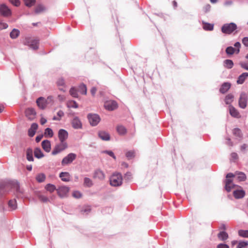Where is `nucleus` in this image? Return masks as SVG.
Here are the masks:
<instances>
[{
    "mask_svg": "<svg viewBox=\"0 0 248 248\" xmlns=\"http://www.w3.org/2000/svg\"><path fill=\"white\" fill-rule=\"evenodd\" d=\"M60 177L64 182H68L70 180V174L67 172H62L60 174Z\"/></svg>",
    "mask_w": 248,
    "mask_h": 248,
    "instance_id": "bb28decb",
    "label": "nucleus"
},
{
    "mask_svg": "<svg viewBox=\"0 0 248 248\" xmlns=\"http://www.w3.org/2000/svg\"><path fill=\"white\" fill-rule=\"evenodd\" d=\"M68 148V144L66 142L60 141V143L56 144L52 151V155H56L65 150Z\"/></svg>",
    "mask_w": 248,
    "mask_h": 248,
    "instance_id": "7ed1b4c3",
    "label": "nucleus"
},
{
    "mask_svg": "<svg viewBox=\"0 0 248 248\" xmlns=\"http://www.w3.org/2000/svg\"><path fill=\"white\" fill-rule=\"evenodd\" d=\"M12 187L16 189L17 191L19 190V185L17 183H14L11 184Z\"/></svg>",
    "mask_w": 248,
    "mask_h": 248,
    "instance_id": "052dcab7",
    "label": "nucleus"
},
{
    "mask_svg": "<svg viewBox=\"0 0 248 248\" xmlns=\"http://www.w3.org/2000/svg\"><path fill=\"white\" fill-rule=\"evenodd\" d=\"M234 46L237 48V49H235L236 50V53L238 54L239 53L240 51V47L241 46V44L239 42H237L234 44Z\"/></svg>",
    "mask_w": 248,
    "mask_h": 248,
    "instance_id": "4d7b16f0",
    "label": "nucleus"
},
{
    "mask_svg": "<svg viewBox=\"0 0 248 248\" xmlns=\"http://www.w3.org/2000/svg\"><path fill=\"white\" fill-rule=\"evenodd\" d=\"M9 1L16 6H18L20 5L19 0H9Z\"/></svg>",
    "mask_w": 248,
    "mask_h": 248,
    "instance_id": "bf43d9fd",
    "label": "nucleus"
},
{
    "mask_svg": "<svg viewBox=\"0 0 248 248\" xmlns=\"http://www.w3.org/2000/svg\"><path fill=\"white\" fill-rule=\"evenodd\" d=\"M45 136L46 137L51 138L53 136V132L50 128H46L45 130Z\"/></svg>",
    "mask_w": 248,
    "mask_h": 248,
    "instance_id": "f704fd0d",
    "label": "nucleus"
},
{
    "mask_svg": "<svg viewBox=\"0 0 248 248\" xmlns=\"http://www.w3.org/2000/svg\"><path fill=\"white\" fill-rule=\"evenodd\" d=\"M104 107L106 109L111 111L117 108L118 105L116 101L110 100L105 103Z\"/></svg>",
    "mask_w": 248,
    "mask_h": 248,
    "instance_id": "1a4fd4ad",
    "label": "nucleus"
},
{
    "mask_svg": "<svg viewBox=\"0 0 248 248\" xmlns=\"http://www.w3.org/2000/svg\"><path fill=\"white\" fill-rule=\"evenodd\" d=\"M91 210V209L90 206H85L83 207V209L81 210V213L83 214H88L90 212Z\"/></svg>",
    "mask_w": 248,
    "mask_h": 248,
    "instance_id": "49530a36",
    "label": "nucleus"
},
{
    "mask_svg": "<svg viewBox=\"0 0 248 248\" xmlns=\"http://www.w3.org/2000/svg\"><path fill=\"white\" fill-rule=\"evenodd\" d=\"M37 128L38 124L36 123H33L28 130L29 136L31 137H32L35 135Z\"/></svg>",
    "mask_w": 248,
    "mask_h": 248,
    "instance_id": "a211bd4d",
    "label": "nucleus"
},
{
    "mask_svg": "<svg viewBox=\"0 0 248 248\" xmlns=\"http://www.w3.org/2000/svg\"><path fill=\"white\" fill-rule=\"evenodd\" d=\"M98 136L100 139L104 140H108L110 139V136L108 133L105 131H100L98 132Z\"/></svg>",
    "mask_w": 248,
    "mask_h": 248,
    "instance_id": "5701e85b",
    "label": "nucleus"
},
{
    "mask_svg": "<svg viewBox=\"0 0 248 248\" xmlns=\"http://www.w3.org/2000/svg\"><path fill=\"white\" fill-rule=\"evenodd\" d=\"M239 65L243 69H244L246 70H248V62H241L239 63Z\"/></svg>",
    "mask_w": 248,
    "mask_h": 248,
    "instance_id": "3c124183",
    "label": "nucleus"
},
{
    "mask_svg": "<svg viewBox=\"0 0 248 248\" xmlns=\"http://www.w3.org/2000/svg\"><path fill=\"white\" fill-rule=\"evenodd\" d=\"M230 114L231 116L234 117L238 118L240 117V114L237 109L232 105L229 107Z\"/></svg>",
    "mask_w": 248,
    "mask_h": 248,
    "instance_id": "412c9836",
    "label": "nucleus"
},
{
    "mask_svg": "<svg viewBox=\"0 0 248 248\" xmlns=\"http://www.w3.org/2000/svg\"><path fill=\"white\" fill-rule=\"evenodd\" d=\"M24 1L27 6L31 7L34 4L35 0H24Z\"/></svg>",
    "mask_w": 248,
    "mask_h": 248,
    "instance_id": "8fccbe9b",
    "label": "nucleus"
},
{
    "mask_svg": "<svg viewBox=\"0 0 248 248\" xmlns=\"http://www.w3.org/2000/svg\"><path fill=\"white\" fill-rule=\"evenodd\" d=\"M73 197L76 198H79L81 197L82 194L81 193L78 191H75L73 192Z\"/></svg>",
    "mask_w": 248,
    "mask_h": 248,
    "instance_id": "864d4df0",
    "label": "nucleus"
},
{
    "mask_svg": "<svg viewBox=\"0 0 248 248\" xmlns=\"http://www.w3.org/2000/svg\"><path fill=\"white\" fill-rule=\"evenodd\" d=\"M226 52L228 55H232L236 52L235 49L232 46L227 47L226 49Z\"/></svg>",
    "mask_w": 248,
    "mask_h": 248,
    "instance_id": "c03bdc74",
    "label": "nucleus"
},
{
    "mask_svg": "<svg viewBox=\"0 0 248 248\" xmlns=\"http://www.w3.org/2000/svg\"><path fill=\"white\" fill-rule=\"evenodd\" d=\"M34 156L38 158H42L44 156V154L39 148L35 149L34 151Z\"/></svg>",
    "mask_w": 248,
    "mask_h": 248,
    "instance_id": "c85d7f7f",
    "label": "nucleus"
},
{
    "mask_svg": "<svg viewBox=\"0 0 248 248\" xmlns=\"http://www.w3.org/2000/svg\"><path fill=\"white\" fill-rule=\"evenodd\" d=\"M58 98L60 101H63L65 100L66 97L64 95H59Z\"/></svg>",
    "mask_w": 248,
    "mask_h": 248,
    "instance_id": "774afa93",
    "label": "nucleus"
},
{
    "mask_svg": "<svg viewBox=\"0 0 248 248\" xmlns=\"http://www.w3.org/2000/svg\"><path fill=\"white\" fill-rule=\"evenodd\" d=\"M242 43L246 46H248V37H245L243 38Z\"/></svg>",
    "mask_w": 248,
    "mask_h": 248,
    "instance_id": "e2e57ef3",
    "label": "nucleus"
},
{
    "mask_svg": "<svg viewBox=\"0 0 248 248\" xmlns=\"http://www.w3.org/2000/svg\"><path fill=\"white\" fill-rule=\"evenodd\" d=\"M67 106L68 108H78V104L77 103L73 100L68 101L67 103Z\"/></svg>",
    "mask_w": 248,
    "mask_h": 248,
    "instance_id": "72a5a7b5",
    "label": "nucleus"
},
{
    "mask_svg": "<svg viewBox=\"0 0 248 248\" xmlns=\"http://www.w3.org/2000/svg\"><path fill=\"white\" fill-rule=\"evenodd\" d=\"M57 85L59 87V89L62 92H65V90L64 89L65 87V84L64 82V80L62 78H60L58 79L57 81Z\"/></svg>",
    "mask_w": 248,
    "mask_h": 248,
    "instance_id": "6ab92c4d",
    "label": "nucleus"
},
{
    "mask_svg": "<svg viewBox=\"0 0 248 248\" xmlns=\"http://www.w3.org/2000/svg\"><path fill=\"white\" fill-rule=\"evenodd\" d=\"M231 156V159L233 161H235V160L237 159L238 157L237 154L235 153H232Z\"/></svg>",
    "mask_w": 248,
    "mask_h": 248,
    "instance_id": "680f3d73",
    "label": "nucleus"
},
{
    "mask_svg": "<svg viewBox=\"0 0 248 248\" xmlns=\"http://www.w3.org/2000/svg\"><path fill=\"white\" fill-rule=\"evenodd\" d=\"M217 247V248H229V246L228 245L222 243L219 244Z\"/></svg>",
    "mask_w": 248,
    "mask_h": 248,
    "instance_id": "0e129e2a",
    "label": "nucleus"
},
{
    "mask_svg": "<svg viewBox=\"0 0 248 248\" xmlns=\"http://www.w3.org/2000/svg\"><path fill=\"white\" fill-rule=\"evenodd\" d=\"M248 97L245 93H242L239 98V106L242 108H245L247 105Z\"/></svg>",
    "mask_w": 248,
    "mask_h": 248,
    "instance_id": "6e6552de",
    "label": "nucleus"
},
{
    "mask_svg": "<svg viewBox=\"0 0 248 248\" xmlns=\"http://www.w3.org/2000/svg\"><path fill=\"white\" fill-rule=\"evenodd\" d=\"M69 191V187L66 186H61L57 190L58 195L61 197L66 196Z\"/></svg>",
    "mask_w": 248,
    "mask_h": 248,
    "instance_id": "4468645a",
    "label": "nucleus"
},
{
    "mask_svg": "<svg viewBox=\"0 0 248 248\" xmlns=\"http://www.w3.org/2000/svg\"><path fill=\"white\" fill-rule=\"evenodd\" d=\"M77 157V155L74 153H70L64 157L62 161V165L64 166L71 164Z\"/></svg>",
    "mask_w": 248,
    "mask_h": 248,
    "instance_id": "39448f33",
    "label": "nucleus"
},
{
    "mask_svg": "<svg viewBox=\"0 0 248 248\" xmlns=\"http://www.w3.org/2000/svg\"><path fill=\"white\" fill-rule=\"evenodd\" d=\"M238 234L242 237L248 238V230H240L238 231Z\"/></svg>",
    "mask_w": 248,
    "mask_h": 248,
    "instance_id": "ea45409f",
    "label": "nucleus"
},
{
    "mask_svg": "<svg viewBox=\"0 0 248 248\" xmlns=\"http://www.w3.org/2000/svg\"><path fill=\"white\" fill-rule=\"evenodd\" d=\"M72 126L75 129L81 128L82 127V124L78 117L74 118L72 121Z\"/></svg>",
    "mask_w": 248,
    "mask_h": 248,
    "instance_id": "f3484780",
    "label": "nucleus"
},
{
    "mask_svg": "<svg viewBox=\"0 0 248 248\" xmlns=\"http://www.w3.org/2000/svg\"><path fill=\"white\" fill-rule=\"evenodd\" d=\"M19 31L18 30L14 29L10 33V37L13 39H15L18 36Z\"/></svg>",
    "mask_w": 248,
    "mask_h": 248,
    "instance_id": "58836bf2",
    "label": "nucleus"
},
{
    "mask_svg": "<svg viewBox=\"0 0 248 248\" xmlns=\"http://www.w3.org/2000/svg\"><path fill=\"white\" fill-rule=\"evenodd\" d=\"M93 177L100 180H103L105 178V175L103 171L100 170H97L94 171Z\"/></svg>",
    "mask_w": 248,
    "mask_h": 248,
    "instance_id": "2eb2a0df",
    "label": "nucleus"
},
{
    "mask_svg": "<svg viewBox=\"0 0 248 248\" xmlns=\"http://www.w3.org/2000/svg\"><path fill=\"white\" fill-rule=\"evenodd\" d=\"M25 114L28 119L32 120L35 117L36 112L32 108H28L25 111Z\"/></svg>",
    "mask_w": 248,
    "mask_h": 248,
    "instance_id": "ddd939ff",
    "label": "nucleus"
},
{
    "mask_svg": "<svg viewBox=\"0 0 248 248\" xmlns=\"http://www.w3.org/2000/svg\"><path fill=\"white\" fill-rule=\"evenodd\" d=\"M45 188L47 191L50 192H53L56 189L55 186L50 184L46 185Z\"/></svg>",
    "mask_w": 248,
    "mask_h": 248,
    "instance_id": "37998d69",
    "label": "nucleus"
},
{
    "mask_svg": "<svg viewBox=\"0 0 248 248\" xmlns=\"http://www.w3.org/2000/svg\"><path fill=\"white\" fill-rule=\"evenodd\" d=\"M24 44L29 46L32 49H37L38 48L39 40L36 39L27 37L25 39Z\"/></svg>",
    "mask_w": 248,
    "mask_h": 248,
    "instance_id": "20e7f679",
    "label": "nucleus"
},
{
    "mask_svg": "<svg viewBox=\"0 0 248 248\" xmlns=\"http://www.w3.org/2000/svg\"><path fill=\"white\" fill-rule=\"evenodd\" d=\"M233 133L234 135L237 137L241 136V131L239 129L235 128L233 130Z\"/></svg>",
    "mask_w": 248,
    "mask_h": 248,
    "instance_id": "5fc2aeb1",
    "label": "nucleus"
},
{
    "mask_svg": "<svg viewBox=\"0 0 248 248\" xmlns=\"http://www.w3.org/2000/svg\"><path fill=\"white\" fill-rule=\"evenodd\" d=\"M126 156L130 159L134 156V152L133 151H129L126 153Z\"/></svg>",
    "mask_w": 248,
    "mask_h": 248,
    "instance_id": "13d9d810",
    "label": "nucleus"
},
{
    "mask_svg": "<svg viewBox=\"0 0 248 248\" xmlns=\"http://www.w3.org/2000/svg\"><path fill=\"white\" fill-rule=\"evenodd\" d=\"M234 96L232 94H228L226 96L225 102L226 104L230 105L233 101Z\"/></svg>",
    "mask_w": 248,
    "mask_h": 248,
    "instance_id": "cd10ccee",
    "label": "nucleus"
},
{
    "mask_svg": "<svg viewBox=\"0 0 248 248\" xmlns=\"http://www.w3.org/2000/svg\"><path fill=\"white\" fill-rule=\"evenodd\" d=\"M234 176V175L232 173H229L226 175L227 179L226 180L225 188L228 192L230 191L232 188H234L236 186L232 184V180L228 179L229 178L233 177Z\"/></svg>",
    "mask_w": 248,
    "mask_h": 248,
    "instance_id": "423d86ee",
    "label": "nucleus"
},
{
    "mask_svg": "<svg viewBox=\"0 0 248 248\" xmlns=\"http://www.w3.org/2000/svg\"><path fill=\"white\" fill-rule=\"evenodd\" d=\"M237 25L233 22L224 24L221 27V31L223 33L230 34L238 32Z\"/></svg>",
    "mask_w": 248,
    "mask_h": 248,
    "instance_id": "f257e3e1",
    "label": "nucleus"
},
{
    "mask_svg": "<svg viewBox=\"0 0 248 248\" xmlns=\"http://www.w3.org/2000/svg\"><path fill=\"white\" fill-rule=\"evenodd\" d=\"M63 112L60 110L57 112L58 117L54 116L52 119L54 121H59L61 120V118L63 116Z\"/></svg>",
    "mask_w": 248,
    "mask_h": 248,
    "instance_id": "a19ab883",
    "label": "nucleus"
},
{
    "mask_svg": "<svg viewBox=\"0 0 248 248\" xmlns=\"http://www.w3.org/2000/svg\"><path fill=\"white\" fill-rule=\"evenodd\" d=\"M38 198L39 200L43 202H46L48 201V199L44 195H39Z\"/></svg>",
    "mask_w": 248,
    "mask_h": 248,
    "instance_id": "603ef678",
    "label": "nucleus"
},
{
    "mask_svg": "<svg viewBox=\"0 0 248 248\" xmlns=\"http://www.w3.org/2000/svg\"><path fill=\"white\" fill-rule=\"evenodd\" d=\"M233 196L236 199H241L245 195V192L242 189L236 190L233 192Z\"/></svg>",
    "mask_w": 248,
    "mask_h": 248,
    "instance_id": "aec40b11",
    "label": "nucleus"
},
{
    "mask_svg": "<svg viewBox=\"0 0 248 248\" xmlns=\"http://www.w3.org/2000/svg\"><path fill=\"white\" fill-rule=\"evenodd\" d=\"M203 29L207 31H212L213 30L214 26L212 24L206 23L203 26Z\"/></svg>",
    "mask_w": 248,
    "mask_h": 248,
    "instance_id": "de8ad7c7",
    "label": "nucleus"
},
{
    "mask_svg": "<svg viewBox=\"0 0 248 248\" xmlns=\"http://www.w3.org/2000/svg\"><path fill=\"white\" fill-rule=\"evenodd\" d=\"M231 87V84L228 82L224 83L219 89V91L222 93H226Z\"/></svg>",
    "mask_w": 248,
    "mask_h": 248,
    "instance_id": "4be33fe9",
    "label": "nucleus"
},
{
    "mask_svg": "<svg viewBox=\"0 0 248 248\" xmlns=\"http://www.w3.org/2000/svg\"><path fill=\"white\" fill-rule=\"evenodd\" d=\"M248 245V241H240L239 242L237 248H246Z\"/></svg>",
    "mask_w": 248,
    "mask_h": 248,
    "instance_id": "a18cd8bd",
    "label": "nucleus"
},
{
    "mask_svg": "<svg viewBox=\"0 0 248 248\" xmlns=\"http://www.w3.org/2000/svg\"><path fill=\"white\" fill-rule=\"evenodd\" d=\"M69 93L71 95H72L73 97L78 98V94L77 93V91L75 88L72 87L70 89L69 91Z\"/></svg>",
    "mask_w": 248,
    "mask_h": 248,
    "instance_id": "79ce46f5",
    "label": "nucleus"
},
{
    "mask_svg": "<svg viewBox=\"0 0 248 248\" xmlns=\"http://www.w3.org/2000/svg\"><path fill=\"white\" fill-rule=\"evenodd\" d=\"M122 175L119 173H114L110 178V184L113 186H118L122 185Z\"/></svg>",
    "mask_w": 248,
    "mask_h": 248,
    "instance_id": "f03ea898",
    "label": "nucleus"
},
{
    "mask_svg": "<svg viewBox=\"0 0 248 248\" xmlns=\"http://www.w3.org/2000/svg\"><path fill=\"white\" fill-rule=\"evenodd\" d=\"M0 13L4 16H8L11 14V10L5 4H1L0 6Z\"/></svg>",
    "mask_w": 248,
    "mask_h": 248,
    "instance_id": "9b49d317",
    "label": "nucleus"
},
{
    "mask_svg": "<svg viewBox=\"0 0 248 248\" xmlns=\"http://www.w3.org/2000/svg\"><path fill=\"white\" fill-rule=\"evenodd\" d=\"M43 149L46 152H49L51 150L50 142L48 140H44L41 143Z\"/></svg>",
    "mask_w": 248,
    "mask_h": 248,
    "instance_id": "dca6fc26",
    "label": "nucleus"
},
{
    "mask_svg": "<svg viewBox=\"0 0 248 248\" xmlns=\"http://www.w3.org/2000/svg\"><path fill=\"white\" fill-rule=\"evenodd\" d=\"M46 101L48 105L49 104H52L53 103V96H49L47 97V99H46Z\"/></svg>",
    "mask_w": 248,
    "mask_h": 248,
    "instance_id": "6e6d98bb",
    "label": "nucleus"
},
{
    "mask_svg": "<svg viewBox=\"0 0 248 248\" xmlns=\"http://www.w3.org/2000/svg\"><path fill=\"white\" fill-rule=\"evenodd\" d=\"M46 175L44 173H39L36 176V180L39 183H42L45 181Z\"/></svg>",
    "mask_w": 248,
    "mask_h": 248,
    "instance_id": "2f4dec72",
    "label": "nucleus"
},
{
    "mask_svg": "<svg viewBox=\"0 0 248 248\" xmlns=\"http://www.w3.org/2000/svg\"><path fill=\"white\" fill-rule=\"evenodd\" d=\"M8 205H9V207L12 210H15L16 209L17 204H16V200L15 199L10 200L8 202Z\"/></svg>",
    "mask_w": 248,
    "mask_h": 248,
    "instance_id": "7c9ffc66",
    "label": "nucleus"
},
{
    "mask_svg": "<svg viewBox=\"0 0 248 248\" xmlns=\"http://www.w3.org/2000/svg\"><path fill=\"white\" fill-rule=\"evenodd\" d=\"M116 130L118 134L120 135H124L127 133L126 128L122 125H119L116 127Z\"/></svg>",
    "mask_w": 248,
    "mask_h": 248,
    "instance_id": "a878e982",
    "label": "nucleus"
},
{
    "mask_svg": "<svg viewBox=\"0 0 248 248\" xmlns=\"http://www.w3.org/2000/svg\"><path fill=\"white\" fill-rule=\"evenodd\" d=\"M36 103L38 107L42 109H44L48 105L46 101V99L43 97H40L36 100Z\"/></svg>",
    "mask_w": 248,
    "mask_h": 248,
    "instance_id": "f8f14e48",
    "label": "nucleus"
},
{
    "mask_svg": "<svg viewBox=\"0 0 248 248\" xmlns=\"http://www.w3.org/2000/svg\"><path fill=\"white\" fill-rule=\"evenodd\" d=\"M93 183L92 180L89 178L85 177L84 179V186L87 187H91L93 186Z\"/></svg>",
    "mask_w": 248,
    "mask_h": 248,
    "instance_id": "c9c22d12",
    "label": "nucleus"
},
{
    "mask_svg": "<svg viewBox=\"0 0 248 248\" xmlns=\"http://www.w3.org/2000/svg\"><path fill=\"white\" fill-rule=\"evenodd\" d=\"M44 10L45 7L42 5H39L36 7L35 9V12L36 13H40Z\"/></svg>",
    "mask_w": 248,
    "mask_h": 248,
    "instance_id": "09e8293b",
    "label": "nucleus"
},
{
    "mask_svg": "<svg viewBox=\"0 0 248 248\" xmlns=\"http://www.w3.org/2000/svg\"><path fill=\"white\" fill-rule=\"evenodd\" d=\"M217 237L220 240L225 241L228 238L229 236L225 231H221L217 234Z\"/></svg>",
    "mask_w": 248,
    "mask_h": 248,
    "instance_id": "393cba45",
    "label": "nucleus"
},
{
    "mask_svg": "<svg viewBox=\"0 0 248 248\" xmlns=\"http://www.w3.org/2000/svg\"><path fill=\"white\" fill-rule=\"evenodd\" d=\"M68 133L64 129H61L58 131V138L60 141L66 142V140L68 138Z\"/></svg>",
    "mask_w": 248,
    "mask_h": 248,
    "instance_id": "9d476101",
    "label": "nucleus"
},
{
    "mask_svg": "<svg viewBox=\"0 0 248 248\" xmlns=\"http://www.w3.org/2000/svg\"><path fill=\"white\" fill-rule=\"evenodd\" d=\"M224 66L227 68L231 69L233 67V62L231 60H226L224 61Z\"/></svg>",
    "mask_w": 248,
    "mask_h": 248,
    "instance_id": "473e14b6",
    "label": "nucleus"
},
{
    "mask_svg": "<svg viewBox=\"0 0 248 248\" xmlns=\"http://www.w3.org/2000/svg\"><path fill=\"white\" fill-rule=\"evenodd\" d=\"M105 153L108 154L110 156H112L114 159H116V157L112 151H105Z\"/></svg>",
    "mask_w": 248,
    "mask_h": 248,
    "instance_id": "338daca9",
    "label": "nucleus"
},
{
    "mask_svg": "<svg viewBox=\"0 0 248 248\" xmlns=\"http://www.w3.org/2000/svg\"><path fill=\"white\" fill-rule=\"evenodd\" d=\"M210 8H211V6L209 4H206L203 8L204 12L206 13L209 12Z\"/></svg>",
    "mask_w": 248,
    "mask_h": 248,
    "instance_id": "69168bd1",
    "label": "nucleus"
},
{
    "mask_svg": "<svg viewBox=\"0 0 248 248\" xmlns=\"http://www.w3.org/2000/svg\"><path fill=\"white\" fill-rule=\"evenodd\" d=\"M78 91L79 92L83 94H86L87 93V88L86 86L84 84H81L78 87Z\"/></svg>",
    "mask_w": 248,
    "mask_h": 248,
    "instance_id": "4c0bfd02",
    "label": "nucleus"
},
{
    "mask_svg": "<svg viewBox=\"0 0 248 248\" xmlns=\"http://www.w3.org/2000/svg\"><path fill=\"white\" fill-rule=\"evenodd\" d=\"M27 159L29 161H33V157L32 156V150L29 148L26 151Z\"/></svg>",
    "mask_w": 248,
    "mask_h": 248,
    "instance_id": "c756f323",
    "label": "nucleus"
},
{
    "mask_svg": "<svg viewBox=\"0 0 248 248\" xmlns=\"http://www.w3.org/2000/svg\"><path fill=\"white\" fill-rule=\"evenodd\" d=\"M248 77V73L245 72L240 75L237 80V83L241 84L244 83L246 79Z\"/></svg>",
    "mask_w": 248,
    "mask_h": 248,
    "instance_id": "b1692460",
    "label": "nucleus"
},
{
    "mask_svg": "<svg viewBox=\"0 0 248 248\" xmlns=\"http://www.w3.org/2000/svg\"><path fill=\"white\" fill-rule=\"evenodd\" d=\"M88 119L90 124L93 126L96 125L100 121L99 116L96 114H88Z\"/></svg>",
    "mask_w": 248,
    "mask_h": 248,
    "instance_id": "0eeeda50",
    "label": "nucleus"
},
{
    "mask_svg": "<svg viewBox=\"0 0 248 248\" xmlns=\"http://www.w3.org/2000/svg\"><path fill=\"white\" fill-rule=\"evenodd\" d=\"M235 174L238 175V179L240 181H245L246 179V175L243 172H236Z\"/></svg>",
    "mask_w": 248,
    "mask_h": 248,
    "instance_id": "e433bc0d",
    "label": "nucleus"
}]
</instances>
